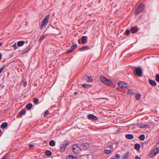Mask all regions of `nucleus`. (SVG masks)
Here are the masks:
<instances>
[{"mask_svg":"<svg viewBox=\"0 0 159 159\" xmlns=\"http://www.w3.org/2000/svg\"><path fill=\"white\" fill-rule=\"evenodd\" d=\"M50 15L49 14L44 18L40 26V28L41 29H43V28H45L47 25L49 19Z\"/></svg>","mask_w":159,"mask_h":159,"instance_id":"nucleus-1","label":"nucleus"},{"mask_svg":"<svg viewBox=\"0 0 159 159\" xmlns=\"http://www.w3.org/2000/svg\"><path fill=\"white\" fill-rule=\"evenodd\" d=\"M145 5L144 4H140L138 6L137 9L136 10L135 15H138L141 12H142L143 10V9Z\"/></svg>","mask_w":159,"mask_h":159,"instance_id":"nucleus-2","label":"nucleus"},{"mask_svg":"<svg viewBox=\"0 0 159 159\" xmlns=\"http://www.w3.org/2000/svg\"><path fill=\"white\" fill-rule=\"evenodd\" d=\"M68 141H66L63 142L61 145L60 146V151L61 152H64L66 147V146L69 144Z\"/></svg>","mask_w":159,"mask_h":159,"instance_id":"nucleus-3","label":"nucleus"},{"mask_svg":"<svg viewBox=\"0 0 159 159\" xmlns=\"http://www.w3.org/2000/svg\"><path fill=\"white\" fill-rule=\"evenodd\" d=\"M135 73L139 77H141L142 74V69L140 67H136L134 69Z\"/></svg>","mask_w":159,"mask_h":159,"instance_id":"nucleus-4","label":"nucleus"},{"mask_svg":"<svg viewBox=\"0 0 159 159\" xmlns=\"http://www.w3.org/2000/svg\"><path fill=\"white\" fill-rule=\"evenodd\" d=\"M100 80L104 84H108L110 82V80H109L107 79L104 76L100 77Z\"/></svg>","mask_w":159,"mask_h":159,"instance_id":"nucleus-5","label":"nucleus"},{"mask_svg":"<svg viewBox=\"0 0 159 159\" xmlns=\"http://www.w3.org/2000/svg\"><path fill=\"white\" fill-rule=\"evenodd\" d=\"M118 86L122 88L125 89L127 88L128 89V85L127 84L125 83L124 82L120 81L118 83Z\"/></svg>","mask_w":159,"mask_h":159,"instance_id":"nucleus-6","label":"nucleus"},{"mask_svg":"<svg viewBox=\"0 0 159 159\" xmlns=\"http://www.w3.org/2000/svg\"><path fill=\"white\" fill-rule=\"evenodd\" d=\"M87 117L88 119L91 120H97L98 119V118L96 116L92 114L88 115Z\"/></svg>","mask_w":159,"mask_h":159,"instance_id":"nucleus-7","label":"nucleus"},{"mask_svg":"<svg viewBox=\"0 0 159 159\" xmlns=\"http://www.w3.org/2000/svg\"><path fill=\"white\" fill-rule=\"evenodd\" d=\"M81 146L85 150L87 149L89 147V144L87 143H82L81 144Z\"/></svg>","mask_w":159,"mask_h":159,"instance_id":"nucleus-8","label":"nucleus"},{"mask_svg":"<svg viewBox=\"0 0 159 159\" xmlns=\"http://www.w3.org/2000/svg\"><path fill=\"white\" fill-rule=\"evenodd\" d=\"M132 33H134L137 32L138 28L137 26L132 27L130 29Z\"/></svg>","mask_w":159,"mask_h":159,"instance_id":"nucleus-9","label":"nucleus"},{"mask_svg":"<svg viewBox=\"0 0 159 159\" xmlns=\"http://www.w3.org/2000/svg\"><path fill=\"white\" fill-rule=\"evenodd\" d=\"M84 79L87 82H90L92 81L93 79L91 77H88L87 75L84 76Z\"/></svg>","mask_w":159,"mask_h":159,"instance_id":"nucleus-10","label":"nucleus"},{"mask_svg":"<svg viewBox=\"0 0 159 159\" xmlns=\"http://www.w3.org/2000/svg\"><path fill=\"white\" fill-rule=\"evenodd\" d=\"M8 123L6 122L2 123L0 125V128L2 129H5L7 126Z\"/></svg>","mask_w":159,"mask_h":159,"instance_id":"nucleus-11","label":"nucleus"},{"mask_svg":"<svg viewBox=\"0 0 159 159\" xmlns=\"http://www.w3.org/2000/svg\"><path fill=\"white\" fill-rule=\"evenodd\" d=\"M87 37L86 36H82L81 38L82 40V44L85 43L87 41L86 39H87Z\"/></svg>","mask_w":159,"mask_h":159,"instance_id":"nucleus-12","label":"nucleus"},{"mask_svg":"<svg viewBox=\"0 0 159 159\" xmlns=\"http://www.w3.org/2000/svg\"><path fill=\"white\" fill-rule=\"evenodd\" d=\"M129 156V152H127L125 154L122 156L123 159H127Z\"/></svg>","mask_w":159,"mask_h":159,"instance_id":"nucleus-13","label":"nucleus"},{"mask_svg":"<svg viewBox=\"0 0 159 159\" xmlns=\"http://www.w3.org/2000/svg\"><path fill=\"white\" fill-rule=\"evenodd\" d=\"M149 83L151 85L155 86L156 84V83L155 80H153L151 79H149L148 80Z\"/></svg>","mask_w":159,"mask_h":159,"instance_id":"nucleus-14","label":"nucleus"},{"mask_svg":"<svg viewBox=\"0 0 159 159\" xmlns=\"http://www.w3.org/2000/svg\"><path fill=\"white\" fill-rule=\"evenodd\" d=\"M125 137L127 139H131L133 138L134 136L132 134H128L125 135Z\"/></svg>","mask_w":159,"mask_h":159,"instance_id":"nucleus-15","label":"nucleus"},{"mask_svg":"<svg viewBox=\"0 0 159 159\" xmlns=\"http://www.w3.org/2000/svg\"><path fill=\"white\" fill-rule=\"evenodd\" d=\"M89 47L88 46H85L81 47L79 49V51H82L83 50H86L89 49Z\"/></svg>","mask_w":159,"mask_h":159,"instance_id":"nucleus-16","label":"nucleus"},{"mask_svg":"<svg viewBox=\"0 0 159 159\" xmlns=\"http://www.w3.org/2000/svg\"><path fill=\"white\" fill-rule=\"evenodd\" d=\"M26 112L25 110V109L22 110L19 113L18 115L17 116L18 117H20V116H22L23 114H25Z\"/></svg>","mask_w":159,"mask_h":159,"instance_id":"nucleus-17","label":"nucleus"},{"mask_svg":"<svg viewBox=\"0 0 159 159\" xmlns=\"http://www.w3.org/2000/svg\"><path fill=\"white\" fill-rule=\"evenodd\" d=\"M32 106L33 105L31 103H29L26 105L25 107L26 109L29 110L32 107Z\"/></svg>","mask_w":159,"mask_h":159,"instance_id":"nucleus-18","label":"nucleus"},{"mask_svg":"<svg viewBox=\"0 0 159 159\" xmlns=\"http://www.w3.org/2000/svg\"><path fill=\"white\" fill-rule=\"evenodd\" d=\"M25 43V41H21L18 42L17 45L19 47H21L23 46Z\"/></svg>","mask_w":159,"mask_h":159,"instance_id":"nucleus-19","label":"nucleus"},{"mask_svg":"<svg viewBox=\"0 0 159 159\" xmlns=\"http://www.w3.org/2000/svg\"><path fill=\"white\" fill-rule=\"evenodd\" d=\"M134 148L137 150H138L140 149V145L138 143H136L134 146Z\"/></svg>","mask_w":159,"mask_h":159,"instance_id":"nucleus-20","label":"nucleus"},{"mask_svg":"<svg viewBox=\"0 0 159 159\" xmlns=\"http://www.w3.org/2000/svg\"><path fill=\"white\" fill-rule=\"evenodd\" d=\"M135 98L137 100H139L140 99L141 95L139 93H137L135 95Z\"/></svg>","mask_w":159,"mask_h":159,"instance_id":"nucleus-21","label":"nucleus"},{"mask_svg":"<svg viewBox=\"0 0 159 159\" xmlns=\"http://www.w3.org/2000/svg\"><path fill=\"white\" fill-rule=\"evenodd\" d=\"M49 144L51 146H54L55 145V143L53 140H51L49 142Z\"/></svg>","mask_w":159,"mask_h":159,"instance_id":"nucleus-22","label":"nucleus"},{"mask_svg":"<svg viewBox=\"0 0 159 159\" xmlns=\"http://www.w3.org/2000/svg\"><path fill=\"white\" fill-rule=\"evenodd\" d=\"M145 138V135L144 134L140 135L139 137V139L142 141H143L144 140Z\"/></svg>","mask_w":159,"mask_h":159,"instance_id":"nucleus-23","label":"nucleus"},{"mask_svg":"<svg viewBox=\"0 0 159 159\" xmlns=\"http://www.w3.org/2000/svg\"><path fill=\"white\" fill-rule=\"evenodd\" d=\"M149 126V125L146 124H141L140 125V128H148Z\"/></svg>","mask_w":159,"mask_h":159,"instance_id":"nucleus-24","label":"nucleus"},{"mask_svg":"<svg viewBox=\"0 0 159 159\" xmlns=\"http://www.w3.org/2000/svg\"><path fill=\"white\" fill-rule=\"evenodd\" d=\"M67 159H76L77 157H74L72 156L68 155L66 157Z\"/></svg>","mask_w":159,"mask_h":159,"instance_id":"nucleus-25","label":"nucleus"},{"mask_svg":"<svg viewBox=\"0 0 159 159\" xmlns=\"http://www.w3.org/2000/svg\"><path fill=\"white\" fill-rule=\"evenodd\" d=\"M45 153L47 156H50L52 154V152L49 150H47L45 152Z\"/></svg>","mask_w":159,"mask_h":159,"instance_id":"nucleus-26","label":"nucleus"},{"mask_svg":"<svg viewBox=\"0 0 159 159\" xmlns=\"http://www.w3.org/2000/svg\"><path fill=\"white\" fill-rule=\"evenodd\" d=\"M39 99L37 98H34L33 100V102L34 103L37 104V103L39 102Z\"/></svg>","mask_w":159,"mask_h":159,"instance_id":"nucleus-27","label":"nucleus"},{"mask_svg":"<svg viewBox=\"0 0 159 159\" xmlns=\"http://www.w3.org/2000/svg\"><path fill=\"white\" fill-rule=\"evenodd\" d=\"M47 35H43L39 39V42H41L43 39H44L46 37Z\"/></svg>","mask_w":159,"mask_h":159,"instance_id":"nucleus-28","label":"nucleus"},{"mask_svg":"<svg viewBox=\"0 0 159 159\" xmlns=\"http://www.w3.org/2000/svg\"><path fill=\"white\" fill-rule=\"evenodd\" d=\"M77 44H74L72 45L71 47V48L74 50L77 47Z\"/></svg>","mask_w":159,"mask_h":159,"instance_id":"nucleus-29","label":"nucleus"},{"mask_svg":"<svg viewBox=\"0 0 159 159\" xmlns=\"http://www.w3.org/2000/svg\"><path fill=\"white\" fill-rule=\"evenodd\" d=\"M81 86L85 88H88L89 86V85L87 84H82Z\"/></svg>","mask_w":159,"mask_h":159,"instance_id":"nucleus-30","label":"nucleus"},{"mask_svg":"<svg viewBox=\"0 0 159 159\" xmlns=\"http://www.w3.org/2000/svg\"><path fill=\"white\" fill-rule=\"evenodd\" d=\"M49 111L48 110H46L44 113L43 116H47L49 114Z\"/></svg>","mask_w":159,"mask_h":159,"instance_id":"nucleus-31","label":"nucleus"},{"mask_svg":"<svg viewBox=\"0 0 159 159\" xmlns=\"http://www.w3.org/2000/svg\"><path fill=\"white\" fill-rule=\"evenodd\" d=\"M130 33V31L129 29L127 30L125 32V34L126 35H128Z\"/></svg>","mask_w":159,"mask_h":159,"instance_id":"nucleus-32","label":"nucleus"},{"mask_svg":"<svg viewBox=\"0 0 159 159\" xmlns=\"http://www.w3.org/2000/svg\"><path fill=\"white\" fill-rule=\"evenodd\" d=\"M105 153L106 154H109L111 152V150H108L107 149H105L104 151Z\"/></svg>","mask_w":159,"mask_h":159,"instance_id":"nucleus-33","label":"nucleus"},{"mask_svg":"<svg viewBox=\"0 0 159 159\" xmlns=\"http://www.w3.org/2000/svg\"><path fill=\"white\" fill-rule=\"evenodd\" d=\"M156 149L157 150V151H154L153 152V153L154 154H157L159 152V147L158 148H156Z\"/></svg>","mask_w":159,"mask_h":159,"instance_id":"nucleus-34","label":"nucleus"},{"mask_svg":"<svg viewBox=\"0 0 159 159\" xmlns=\"http://www.w3.org/2000/svg\"><path fill=\"white\" fill-rule=\"evenodd\" d=\"M155 79L157 81L159 82V75H156Z\"/></svg>","mask_w":159,"mask_h":159,"instance_id":"nucleus-35","label":"nucleus"},{"mask_svg":"<svg viewBox=\"0 0 159 159\" xmlns=\"http://www.w3.org/2000/svg\"><path fill=\"white\" fill-rule=\"evenodd\" d=\"M72 150L73 152L75 153H78V151L77 150V148L75 149L73 148V149H72Z\"/></svg>","mask_w":159,"mask_h":159,"instance_id":"nucleus-36","label":"nucleus"},{"mask_svg":"<svg viewBox=\"0 0 159 159\" xmlns=\"http://www.w3.org/2000/svg\"><path fill=\"white\" fill-rule=\"evenodd\" d=\"M115 157L116 159H120V155L119 154H116Z\"/></svg>","mask_w":159,"mask_h":159,"instance_id":"nucleus-37","label":"nucleus"},{"mask_svg":"<svg viewBox=\"0 0 159 159\" xmlns=\"http://www.w3.org/2000/svg\"><path fill=\"white\" fill-rule=\"evenodd\" d=\"M78 148V147L76 144H74L72 146V149H73V148L75 149L77 148Z\"/></svg>","mask_w":159,"mask_h":159,"instance_id":"nucleus-38","label":"nucleus"},{"mask_svg":"<svg viewBox=\"0 0 159 159\" xmlns=\"http://www.w3.org/2000/svg\"><path fill=\"white\" fill-rule=\"evenodd\" d=\"M73 51V50L71 48H70V49L68 50L67 53V54H68V53L72 52Z\"/></svg>","mask_w":159,"mask_h":159,"instance_id":"nucleus-39","label":"nucleus"},{"mask_svg":"<svg viewBox=\"0 0 159 159\" xmlns=\"http://www.w3.org/2000/svg\"><path fill=\"white\" fill-rule=\"evenodd\" d=\"M4 67H5L4 66H3L0 69V74H1L2 70H3Z\"/></svg>","mask_w":159,"mask_h":159,"instance_id":"nucleus-40","label":"nucleus"},{"mask_svg":"<svg viewBox=\"0 0 159 159\" xmlns=\"http://www.w3.org/2000/svg\"><path fill=\"white\" fill-rule=\"evenodd\" d=\"M29 50V49H28L27 50H25V51H23L22 52L23 54H24L26 53V52H28Z\"/></svg>","mask_w":159,"mask_h":159,"instance_id":"nucleus-41","label":"nucleus"},{"mask_svg":"<svg viewBox=\"0 0 159 159\" xmlns=\"http://www.w3.org/2000/svg\"><path fill=\"white\" fill-rule=\"evenodd\" d=\"M13 46L14 48L15 49H16V48H17V45H16V44H14L13 45Z\"/></svg>","mask_w":159,"mask_h":159,"instance_id":"nucleus-42","label":"nucleus"},{"mask_svg":"<svg viewBox=\"0 0 159 159\" xmlns=\"http://www.w3.org/2000/svg\"><path fill=\"white\" fill-rule=\"evenodd\" d=\"M34 147V145L33 144H30L29 145V147L30 148H32L33 147Z\"/></svg>","mask_w":159,"mask_h":159,"instance_id":"nucleus-43","label":"nucleus"},{"mask_svg":"<svg viewBox=\"0 0 159 159\" xmlns=\"http://www.w3.org/2000/svg\"><path fill=\"white\" fill-rule=\"evenodd\" d=\"M27 81H23V85L24 86H25L27 84Z\"/></svg>","mask_w":159,"mask_h":159,"instance_id":"nucleus-44","label":"nucleus"},{"mask_svg":"<svg viewBox=\"0 0 159 159\" xmlns=\"http://www.w3.org/2000/svg\"><path fill=\"white\" fill-rule=\"evenodd\" d=\"M135 159H141L140 157L138 156H136L135 157Z\"/></svg>","mask_w":159,"mask_h":159,"instance_id":"nucleus-45","label":"nucleus"},{"mask_svg":"<svg viewBox=\"0 0 159 159\" xmlns=\"http://www.w3.org/2000/svg\"><path fill=\"white\" fill-rule=\"evenodd\" d=\"M7 157V156H5L2 158L1 159H6Z\"/></svg>","mask_w":159,"mask_h":159,"instance_id":"nucleus-46","label":"nucleus"},{"mask_svg":"<svg viewBox=\"0 0 159 159\" xmlns=\"http://www.w3.org/2000/svg\"><path fill=\"white\" fill-rule=\"evenodd\" d=\"M113 147V146L112 145H109V148H112Z\"/></svg>","mask_w":159,"mask_h":159,"instance_id":"nucleus-47","label":"nucleus"},{"mask_svg":"<svg viewBox=\"0 0 159 159\" xmlns=\"http://www.w3.org/2000/svg\"><path fill=\"white\" fill-rule=\"evenodd\" d=\"M74 94L75 95H77L78 94V93L77 92H75L74 93Z\"/></svg>","mask_w":159,"mask_h":159,"instance_id":"nucleus-48","label":"nucleus"},{"mask_svg":"<svg viewBox=\"0 0 159 159\" xmlns=\"http://www.w3.org/2000/svg\"><path fill=\"white\" fill-rule=\"evenodd\" d=\"M2 57L1 54L0 53V60L1 59Z\"/></svg>","mask_w":159,"mask_h":159,"instance_id":"nucleus-49","label":"nucleus"},{"mask_svg":"<svg viewBox=\"0 0 159 159\" xmlns=\"http://www.w3.org/2000/svg\"><path fill=\"white\" fill-rule=\"evenodd\" d=\"M2 45V43H0V47H1Z\"/></svg>","mask_w":159,"mask_h":159,"instance_id":"nucleus-50","label":"nucleus"},{"mask_svg":"<svg viewBox=\"0 0 159 159\" xmlns=\"http://www.w3.org/2000/svg\"><path fill=\"white\" fill-rule=\"evenodd\" d=\"M80 39H79V40H78V42H79V43H80Z\"/></svg>","mask_w":159,"mask_h":159,"instance_id":"nucleus-51","label":"nucleus"},{"mask_svg":"<svg viewBox=\"0 0 159 159\" xmlns=\"http://www.w3.org/2000/svg\"><path fill=\"white\" fill-rule=\"evenodd\" d=\"M1 129H0V133H1Z\"/></svg>","mask_w":159,"mask_h":159,"instance_id":"nucleus-52","label":"nucleus"},{"mask_svg":"<svg viewBox=\"0 0 159 159\" xmlns=\"http://www.w3.org/2000/svg\"><path fill=\"white\" fill-rule=\"evenodd\" d=\"M152 154V152H151V154L150 155V156L151 154Z\"/></svg>","mask_w":159,"mask_h":159,"instance_id":"nucleus-53","label":"nucleus"},{"mask_svg":"<svg viewBox=\"0 0 159 159\" xmlns=\"http://www.w3.org/2000/svg\"><path fill=\"white\" fill-rule=\"evenodd\" d=\"M76 159H79V158H77Z\"/></svg>","mask_w":159,"mask_h":159,"instance_id":"nucleus-54","label":"nucleus"},{"mask_svg":"<svg viewBox=\"0 0 159 159\" xmlns=\"http://www.w3.org/2000/svg\"><path fill=\"white\" fill-rule=\"evenodd\" d=\"M74 0H71L72 1H73Z\"/></svg>","mask_w":159,"mask_h":159,"instance_id":"nucleus-55","label":"nucleus"},{"mask_svg":"<svg viewBox=\"0 0 159 159\" xmlns=\"http://www.w3.org/2000/svg\"><path fill=\"white\" fill-rule=\"evenodd\" d=\"M1 136V135H0V136Z\"/></svg>","mask_w":159,"mask_h":159,"instance_id":"nucleus-56","label":"nucleus"}]
</instances>
